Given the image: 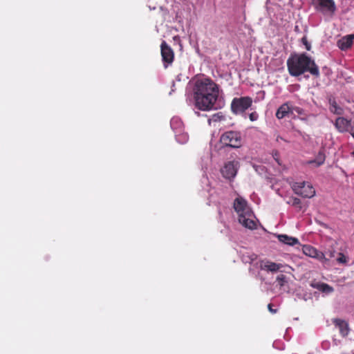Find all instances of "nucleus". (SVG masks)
<instances>
[{"label": "nucleus", "mask_w": 354, "mask_h": 354, "mask_svg": "<svg viewBox=\"0 0 354 354\" xmlns=\"http://www.w3.org/2000/svg\"><path fill=\"white\" fill-rule=\"evenodd\" d=\"M336 128L340 132H345L351 130V122L343 117L338 118L335 123Z\"/></svg>", "instance_id": "12"}, {"label": "nucleus", "mask_w": 354, "mask_h": 354, "mask_svg": "<svg viewBox=\"0 0 354 354\" xmlns=\"http://www.w3.org/2000/svg\"><path fill=\"white\" fill-rule=\"evenodd\" d=\"M276 140L279 142L281 140H283V139L281 136H277Z\"/></svg>", "instance_id": "34"}, {"label": "nucleus", "mask_w": 354, "mask_h": 354, "mask_svg": "<svg viewBox=\"0 0 354 354\" xmlns=\"http://www.w3.org/2000/svg\"><path fill=\"white\" fill-rule=\"evenodd\" d=\"M160 48L162 62L165 67L167 68L168 64L173 62L174 53L173 50L167 44L165 41H162Z\"/></svg>", "instance_id": "8"}, {"label": "nucleus", "mask_w": 354, "mask_h": 354, "mask_svg": "<svg viewBox=\"0 0 354 354\" xmlns=\"http://www.w3.org/2000/svg\"><path fill=\"white\" fill-rule=\"evenodd\" d=\"M277 281L280 287H282L287 283V278L284 274H279L277 277Z\"/></svg>", "instance_id": "22"}, {"label": "nucleus", "mask_w": 354, "mask_h": 354, "mask_svg": "<svg viewBox=\"0 0 354 354\" xmlns=\"http://www.w3.org/2000/svg\"><path fill=\"white\" fill-rule=\"evenodd\" d=\"M292 187L296 194L304 198H312L315 194V189L310 183L307 182L295 183Z\"/></svg>", "instance_id": "4"}, {"label": "nucleus", "mask_w": 354, "mask_h": 354, "mask_svg": "<svg viewBox=\"0 0 354 354\" xmlns=\"http://www.w3.org/2000/svg\"><path fill=\"white\" fill-rule=\"evenodd\" d=\"M277 238L280 242L288 245H295L299 243V240L297 238L286 234H278Z\"/></svg>", "instance_id": "15"}, {"label": "nucleus", "mask_w": 354, "mask_h": 354, "mask_svg": "<svg viewBox=\"0 0 354 354\" xmlns=\"http://www.w3.org/2000/svg\"><path fill=\"white\" fill-rule=\"evenodd\" d=\"M257 259V255L254 254H251L249 256H245L243 255V259L245 263H252L253 261H254Z\"/></svg>", "instance_id": "23"}, {"label": "nucleus", "mask_w": 354, "mask_h": 354, "mask_svg": "<svg viewBox=\"0 0 354 354\" xmlns=\"http://www.w3.org/2000/svg\"><path fill=\"white\" fill-rule=\"evenodd\" d=\"M189 84L192 86L195 106L205 111L214 109L219 95L218 86L205 77L193 80Z\"/></svg>", "instance_id": "1"}, {"label": "nucleus", "mask_w": 354, "mask_h": 354, "mask_svg": "<svg viewBox=\"0 0 354 354\" xmlns=\"http://www.w3.org/2000/svg\"><path fill=\"white\" fill-rule=\"evenodd\" d=\"M249 215L241 216L239 218V222L245 227L250 230H254L257 227V223L254 221V216L252 212L248 214Z\"/></svg>", "instance_id": "10"}, {"label": "nucleus", "mask_w": 354, "mask_h": 354, "mask_svg": "<svg viewBox=\"0 0 354 354\" xmlns=\"http://www.w3.org/2000/svg\"><path fill=\"white\" fill-rule=\"evenodd\" d=\"M252 104V100L250 97H235L231 104V109L234 113H243Z\"/></svg>", "instance_id": "5"}, {"label": "nucleus", "mask_w": 354, "mask_h": 354, "mask_svg": "<svg viewBox=\"0 0 354 354\" xmlns=\"http://www.w3.org/2000/svg\"><path fill=\"white\" fill-rule=\"evenodd\" d=\"M353 154L354 155V151L353 152Z\"/></svg>", "instance_id": "37"}, {"label": "nucleus", "mask_w": 354, "mask_h": 354, "mask_svg": "<svg viewBox=\"0 0 354 354\" xmlns=\"http://www.w3.org/2000/svg\"><path fill=\"white\" fill-rule=\"evenodd\" d=\"M287 203L295 207H299V208L301 207V201L298 198H290L289 201H287Z\"/></svg>", "instance_id": "21"}, {"label": "nucleus", "mask_w": 354, "mask_h": 354, "mask_svg": "<svg viewBox=\"0 0 354 354\" xmlns=\"http://www.w3.org/2000/svg\"><path fill=\"white\" fill-rule=\"evenodd\" d=\"M174 91H175V82H173V83H172V86H171V91L169 92V94H171V92H174Z\"/></svg>", "instance_id": "32"}, {"label": "nucleus", "mask_w": 354, "mask_h": 354, "mask_svg": "<svg viewBox=\"0 0 354 354\" xmlns=\"http://www.w3.org/2000/svg\"><path fill=\"white\" fill-rule=\"evenodd\" d=\"M239 167V162L236 160L227 162L221 169V173L224 178L232 179L235 177Z\"/></svg>", "instance_id": "7"}, {"label": "nucleus", "mask_w": 354, "mask_h": 354, "mask_svg": "<svg viewBox=\"0 0 354 354\" xmlns=\"http://www.w3.org/2000/svg\"><path fill=\"white\" fill-rule=\"evenodd\" d=\"M221 142L226 146L232 148H239L241 146V137L239 132L227 131L220 138Z\"/></svg>", "instance_id": "3"}, {"label": "nucleus", "mask_w": 354, "mask_h": 354, "mask_svg": "<svg viewBox=\"0 0 354 354\" xmlns=\"http://www.w3.org/2000/svg\"><path fill=\"white\" fill-rule=\"evenodd\" d=\"M340 109L337 107L335 102H333L330 109V111L336 114H340L341 112L339 111Z\"/></svg>", "instance_id": "27"}, {"label": "nucleus", "mask_w": 354, "mask_h": 354, "mask_svg": "<svg viewBox=\"0 0 354 354\" xmlns=\"http://www.w3.org/2000/svg\"><path fill=\"white\" fill-rule=\"evenodd\" d=\"M281 267H282L281 264L271 262V261H267L264 264L261 265L262 270L272 272H275L279 271Z\"/></svg>", "instance_id": "16"}, {"label": "nucleus", "mask_w": 354, "mask_h": 354, "mask_svg": "<svg viewBox=\"0 0 354 354\" xmlns=\"http://www.w3.org/2000/svg\"><path fill=\"white\" fill-rule=\"evenodd\" d=\"M181 140H178V142L181 144L186 143L189 140V136L186 132H182L180 135Z\"/></svg>", "instance_id": "24"}, {"label": "nucleus", "mask_w": 354, "mask_h": 354, "mask_svg": "<svg viewBox=\"0 0 354 354\" xmlns=\"http://www.w3.org/2000/svg\"><path fill=\"white\" fill-rule=\"evenodd\" d=\"M337 261L339 263H346L347 262V257L345 255H344L343 254L339 253V257L337 259Z\"/></svg>", "instance_id": "26"}, {"label": "nucleus", "mask_w": 354, "mask_h": 354, "mask_svg": "<svg viewBox=\"0 0 354 354\" xmlns=\"http://www.w3.org/2000/svg\"><path fill=\"white\" fill-rule=\"evenodd\" d=\"M291 111V107L289 102H286L281 105L276 112V117L278 119H282L285 118Z\"/></svg>", "instance_id": "14"}, {"label": "nucleus", "mask_w": 354, "mask_h": 354, "mask_svg": "<svg viewBox=\"0 0 354 354\" xmlns=\"http://www.w3.org/2000/svg\"><path fill=\"white\" fill-rule=\"evenodd\" d=\"M303 252L306 256L313 258L317 257V250L310 245H304Z\"/></svg>", "instance_id": "17"}, {"label": "nucleus", "mask_w": 354, "mask_h": 354, "mask_svg": "<svg viewBox=\"0 0 354 354\" xmlns=\"http://www.w3.org/2000/svg\"><path fill=\"white\" fill-rule=\"evenodd\" d=\"M258 114L256 112H252L249 115V118L251 121H256L258 119Z\"/></svg>", "instance_id": "28"}, {"label": "nucleus", "mask_w": 354, "mask_h": 354, "mask_svg": "<svg viewBox=\"0 0 354 354\" xmlns=\"http://www.w3.org/2000/svg\"><path fill=\"white\" fill-rule=\"evenodd\" d=\"M174 122H175V120L174 118H172L171 120V126L173 127L174 124Z\"/></svg>", "instance_id": "35"}, {"label": "nucleus", "mask_w": 354, "mask_h": 354, "mask_svg": "<svg viewBox=\"0 0 354 354\" xmlns=\"http://www.w3.org/2000/svg\"><path fill=\"white\" fill-rule=\"evenodd\" d=\"M273 157L274 158V160H276V162L279 164V165H281V162L279 160V153L277 151H274L273 152Z\"/></svg>", "instance_id": "30"}, {"label": "nucleus", "mask_w": 354, "mask_h": 354, "mask_svg": "<svg viewBox=\"0 0 354 354\" xmlns=\"http://www.w3.org/2000/svg\"><path fill=\"white\" fill-rule=\"evenodd\" d=\"M334 290L333 288L329 286L327 283H322L320 291L322 292H325L326 294H329L333 292Z\"/></svg>", "instance_id": "20"}, {"label": "nucleus", "mask_w": 354, "mask_h": 354, "mask_svg": "<svg viewBox=\"0 0 354 354\" xmlns=\"http://www.w3.org/2000/svg\"><path fill=\"white\" fill-rule=\"evenodd\" d=\"M291 111H295L299 115H305V111L303 109L298 106H292L291 107Z\"/></svg>", "instance_id": "25"}, {"label": "nucleus", "mask_w": 354, "mask_h": 354, "mask_svg": "<svg viewBox=\"0 0 354 354\" xmlns=\"http://www.w3.org/2000/svg\"><path fill=\"white\" fill-rule=\"evenodd\" d=\"M351 135H352L353 138H354V131L351 132Z\"/></svg>", "instance_id": "36"}, {"label": "nucleus", "mask_w": 354, "mask_h": 354, "mask_svg": "<svg viewBox=\"0 0 354 354\" xmlns=\"http://www.w3.org/2000/svg\"><path fill=\"white\" fill-rule=\"evenodd\" d=\"M225 120V115L221 113H216L208 119V124L212 125V123H216Z\"/></svg>", "instance_id": "18"}, {"label": "nucleus", "mask_w": 354, "mask_h": 354, "mask_svg": "<svg viewBox=\"0 0 354 354\" xmlns=\"http://www.w3.org/2000/svg\"><path fill=\"white\" fill-rule=\"evenodd\" d=\"M302 41H303L304 44L306 46V49L308 50H310V45L308 43L306 39V38H303Z\"/></svg>", "instance_id": "31"}, {"label": "nucleus", "mask_w": 354, "mask_h": 354, "mask_svg": "<svg viewBox=\"0 0 354 354\" xmlns=\"http://www.w3.org/2000/svg\"><path fill=\"white\" fill-rule=\"evenodd\" d=\"M353 38L354 35L343 37L337 41V45L342 50H347L351 46Z\"/></svg>", "instance_id": "13"}, {"label": "nucleus", "mask_w": 354, "mask_h": 354, "mask_svg": "<svg viewBox=\"0 0 354 354\" xmlns=\"http://www.w3.org/2000/svg\"><path fill=\"white\" fill-rule=\"evenodd\" d=\"M234 208L237 212L239 217L241 215L248 216V214L252 212L250 208L247 204V201L241 197H238L234 200Z\"/></svg>", "instance_id": "9"}, {"label": "nucleus", "mask_w": 354, "mask_h": 354, "mask_svg": "<svg viewBox=\"0 0 354 354\" xmlns=\"http://www.w3.org/2000/svg\"><path fill=\"white\" fill-rule=\"evenodd\" d=\"M324 160H325V155L323 152L322 151H319L316 157V158L313 160V161H311L310 162V163L311 162H315L317 164V166H320L322 165L324 162Z\"/></svg>", "instance_id": "19"}, {"label": "nucleus", "mask_w": 354, "mask_h": 354, "mask_svg": "<svg viewBox=\"0 0 354 354\" xmlns=\"http://www.w3.org/2000/svg\"><path fill=\"white\" fill-rule=\"evenodd\" d=\"M288 70L290 75L299 76L305 72H309L315 77L319 76V71L315 61L305 53L294 55L287 60Z\"/></svg>", "instance_id": "2"}, {"label": "nucleus", "mask_w": 354, "mask_h": 354, "mask_svg": "<svg viewBox=\"0 0 354 354\" xmlns=\"http://www.w3.org/2000/svg\"><path fill=\"white\" fill-rule=\"evenodd\" d=\"M322 284V283H321V282H312L310 286L313 288H316L320 291Z\"/></svg>", "instance_id": "29"}, {"label": "nucleus", "mask_w": 354, "mask_h": 354, "mask_svg": "<svg viewBox=\"0 0 354 354\" xmlns=\"http://www.w3.org/2000/svg\"><path fill=\"white\" fill-rule=\"evenodd\" d=\"M268 309L272 313H276V310H273L272 308H271V304H268Z\"/></svg>", "instance_id": "33"}, {"label": "nucleus", "mask_w": 354, "mask_h": 354, "mask_svg": "<svg viewBox=\"0 0 354 354\" xmlns=\"http://www.w3.org/2000/svg\"><path fill=\"white\" fill-rule=\"evenodd\" d=\"M313 3L317 10L324 14L333 15L336 10L333 0H313Z\"/></svg>", "instance_id": "6"}, {"label": "nucleus", "mask_w": 354, "mask_h": 354, "mask_svg": "<svg viewBox=\"0 0 354 354\" xmlns=\"http://www.w3.org/2000/svg\"><path fill=\"white\" fill-rule=\"evenodd\" d=\"M333 323L335 324V327L338 328L342 337H346L348 335L350 328L348 323L346 321L336 318L333 319Z\"/></svg>", "instance_id": "11"}]
</instances>
